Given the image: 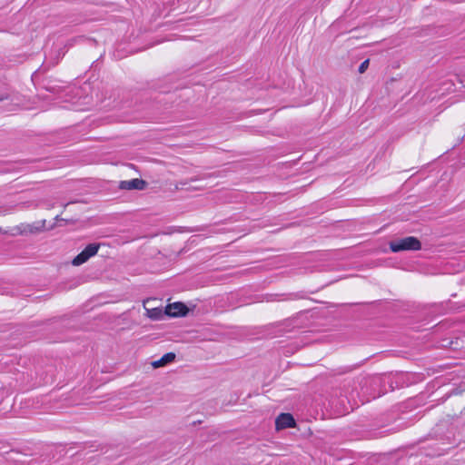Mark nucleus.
I'll return each mask as SVG.
<instances>
[{
  "label": "nucleus",
  "instance_id": "obj_11",
  "mask_svg": "<svg viewBox=\"0 0 465 465\" xmlns=\"http://www.w3.org/2000/svg\"><path fill=\"white\" fill-rule=\"evenodd\" d=\"M8 99V95L7 94H0V101H4V100H6Z\"/></svg>",
  "mask_w": 465,
  "mask_h": 465
},
{
  "label": "nucleus",
  "instance_id": "obj_8",
  "mask_svg": "<svg viewBox=\"0 0 465 465\" xmlns=\"http://www.w3.org/2000/svg\"><path fill=\"white\" fill-rule=\"evenodd\" d=\"M163 311L159 308L146 309V315L152 320H160L163 317Z\"/></svg>",
  "mask_w": 465,
  "mask_h": 465
},
{
  "label": "nucleus",
  "instance_id": "obj_3",
  "mask_svg": "<svg viewBox=\"0 0 465 465\" xmlns=\"http://www.w3.org/2000/svg\"><path fill=\"white\" fill-rule=\"evenodd\" d=\"M188 309L183 302H173L165 307L164 314L171 317L185 316Z\"/></svg>",
  "mask_w": 465,
  "mask_h": 465
},
{
  "label": "nucleus",
  "instance_id": "obj_5",
  "mask_svg": "<svg viewBox=\"0 0 465 465\" xmlns=\"http://www.w3.org/2000/svg\"><path fill=\"white\" fill-rule=\"evenodd\" d=\"M147 185V183L142 179H132L129 181H122L119 188L122 190H143Z\"/></svg>",
  "mask_w": 465,
  "mask_h": 465
},
{
  "label": "nucleus",
  "instance_id": "obj_4",
  "mask_svg": "<svg viewBox=\"0 0 465 465\" xmlns=\"http://www.w3.org/2000/svg\"><path fill=\"white\" fill-rule=\"evenodd\" d=\"M295 425V420L290 413H281L275 420V427L277 430L293 428Z\"/></svg>",
  "mask_w": 465,
  "mask_h": 465
},
{
  "label": "nucleus",
  "instance_id": "obj_12",
  "mask_svg": "<svg viewBox=\"0 0 465 465\" xmlns=\"http://www.w3.org/2000/svg\"><path fill=\"white\" fill-rule=\"evenodd\" d=\"M180 183H181L182 185H187V184H188V181H187V180H186V181H183V182H181Z\"/></svg>",
  "mask_w": 465,
  "mask_h": 465
},
{
  "label": "nucleus",
  "instance_id": "obj_1",
  "mask_svg": "<svg viewBox=\"0 0 465 465\" xmlns=\"http://www.w3.org/2000/svg\"><path fill=\"white\" fill-rule=\"evenodd\" d=\"M390 249L393 252L403 251H418L421 249V242L414 236L395 239L390 242Z\"/></svg>",
  "mask_w": 465,
  "mask_h": 465
},
{
  "label": "nucleus",
  "instance_id": "obj_13",
  "mask_svg": "<svg viewBox=\"0 0 465 465\" xmlns=\"http://www.w3.org/2000/svg\"><path fill=\"white\" fill-rule=\"evenodd\" d=\"M54 220H55L56 222H58V221H62L63 219H62L59 215H57V216L54 218Z\"/></svg>",
  "mask_w": 465,
  "mask_h": 465
},
{
  "label": "nucleus",
  "instance_id": "obj_9",
  "mask_svg": "<svg viewBox=\"0 0 465 465\" xmlns=\"http://www.w3.org/2000/svg\"><path fill=\"white\" fill-rule=\"evenodd\" d=\"M369 64H370L369 59H366L365 61H363L359 66V69H358L359 73L363 74L368 69Z\"/></svg>",
  "mask_w": 465,
  "mask_h": 465
},
{
  "label": "nucleus",
  "instance_id": "obj_2",
  "mask_svg": "<svg viewBox=\"0 0 465 465\" xmlns=\"http://www.w3.org/2000/svg\"><path fill=\"white\" fill-rule=\"evenodd\" d=\"M100 248V243L88 244L78 255H76L72 264L74 266H80L86 262L91 257L94 256Z\"/></svg>",
  "mask_w": 465,
  "mask_h": 465
},
{
  "label": "nucleus",
  "instance_id": "obj_14",
  "mask_svg": "<svg viewBox=\"0 0 465 465\" xmlns=\"http://www.w3.org/2000/svg\"><path fill=\"white\" fill-rule=\"evenodd\" d=\"M198 178L194 177V178H191L190 181L193 182V181H197Z\"/></svg>",
  "mask_w": 465,
  "mask_h": 465
},
{
  "label": "nucleus",
  "instance_id": "obj_6",
  "mask_svg": "<svg viewBox=\"0 0 465 465\" xmlns=\"http://www.w3.org/2000/svg\"><path fill=\"white\" fill-rule=\"evenodd\" d=\"M175 359V354L173 352H168L165 353L161 359L158 361H155L152 363L153 368H159L166 365L167 363H170L173 361Z\"/></svg>",
  "mask_w": 465,
  "mask_h": 465
},
{
  "label": "nucleus",
  "instance_id": "obj_10",
  "mask_svg": "<svg viewBox=\"0 0 465 465\" xmlns=\"http://www.w3.org/2000/svg\"><path fill=\"white\" fill-rule=\"evenodd\" d=\"M22 204H24L25 207H34V208L38 207V203L36 202H27V203H23Z\"/></svg>",
  "mask_w": 465,
  "mask_h": 465
},
{
  "label": "nucleus",
  "instance_id": "obj_7",
  "mask_svg": "<svg viewBox=\"0 0 465 465\" xmlns=\"http://www.w3.org/2000/svg\"><path fill=\"white\" fill-rule=\"evenodd\" d=\"M36 224H37L36 226L29 225V232H38L44 231L45 229L52 230L55 226V223H54V224H52L51 226H49L47 228L46 227V221L45 220H42V221L38 222Z\"/></svg>",
  "mask_w": 465,
  "mask_h": 465
}]
</instances>
